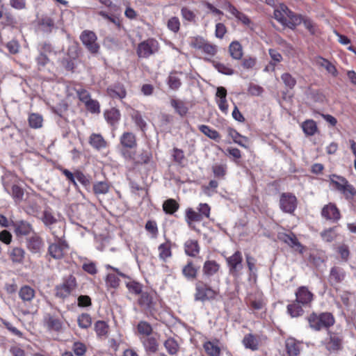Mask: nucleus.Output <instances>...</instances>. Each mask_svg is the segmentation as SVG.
I'll use <instances>...</instances> for the list:
<instances>
[{
	"mask_svg": "<svg viewBox=\"0 0 356 356\" xmlns=\"http://www.w3.org/2000/svg\"><path fill=\"white\" fill-rule=\"evenodd\" d=\"M195 47L202 49L204 54L211 57L213 56L217 52V47L216 45L205 42H198Z\"/></svg>",
	"mask_w": 356,
	"mask_h": 356,
	"instance_id": "nucleus-35",
	"label": "nucleus"
},
{
	"mask_svg": "<svg viewBox=\"0 0 356 356\" xmlns=\"http://www.w3.org/2000/svg\"><path fill=\"white\" fill-rule=\"evenodd\" d=\"M95 330L99 337L106 336L108 333V326L104 321H97L95 323Z\"/></svg>",
	"mask_w": 356,
	"mask_h": 356,
	"instance_id": "nucleus-51",
	"label": "nucleus"
},
{
	"mask_svg": "<svg viewBox=\"0 0 356 356\" xmlns=\"http://www.w3.org/2000/svg\"><path fill=\"white\" fill-rule=\"evenodd\" d=\"M145 229L152 235V238H155L157 237L159 230L157 224L155 221L148 220L145 224Z\"/></svg>",
	"mask_w": 356,
	"mask_h": 356,
	"instance_id": "nucleus-56",
	"label": "nucleus"
},
{
	"mask_svg": "<svg viewBox=\"0 0 356 356\" xmlns=\"http://www.w3.org/2000/svg\"><path fill=\"white\" fill-rule=\"evenodd\" d=\"M11 195L16 203L22 201L24 197V191L22 188L17 185L12 186Z\"/></svg>",
	"mask_w": 356,
	"mask_h": 356,
	"instance_id": "nucleus-55",
	"label": "nucleus"
},
{
	"mask_svg": "<svg viewBox=\"0 0 356 356\" xmlns=\"http://www.w3.org/2000/svg\"><path fill=\"white\" fill-rule=\"evenodd\" d=\"M44 324L49 330L59 332L62 329L63 323L58 318L50 314H47L44 317Z\"/></svg>",
	"mask_w": 356,
	"mask_h": 356,
	"instance_id": "nucleus-21",
	"label": "nucleus"
},
{
	"mask_svg": "<svg viewBox=\"0 0 356 356\" xmlns=\"http://www.w3.org/2000/svg\"><path fill=\"white\" fill-rule=\"evenodd\" d=\"M213 65L214 67L221 74L225 75H232L234 74V70L232 68L223 63L213 61Z\"/></svg>",
	"mask_w": 356,
	"mask_h": 356,
	"instance_id": "nucleus-54",
	"label": "nucleus"
},
{
	"mask_svg": "<svg viewBox=\"0 0 356 356\" xmlns=\"http://www.w3.org/2000/svg\"><path fill=\"white\" fill-rule=\"evenodd\" d=\"M69 250L66 240L54 241L49 244L48 254L54 259H63Z\"/></svg>",
	"mask_w": 356,
	"mask_h": 356,
	"instance_id": "nucleus-9",
	"label": "nucleus"
},
{
	"mask_svg": "<svg viewBox=\"0 0 356 356\" xmlns=\"http://www.w3.org/2000/svg\"><path fill=\"white\" fill-rule=\"evenodd\" d=\"M130 115L136 126L138 127L142 131H145L147 124L140 112L136 110H133Z\"/></svg>",
	"mask_w": 356,
	"mask_h": 356,
	"instance_id": "nucleus-37",
	"label": "nucleus"
},
{
	"mask_svg": "<svg viewBox=\"0 0 356 356\" xmlns=\"http://www.w3.org/2000/svg\"><path fill=\"white\" fill-rule=\"evenodd\" d=\"M18 295L23 303L27 305L31 304L35 298V291L32 287L24 285L20 288Z\"/></svg>",
	"mask_w": 356,
	"mask_h": 356,
	"instance_id": "nucleus-16",
	"label": "nucleus"
},
{
	"mask_svg": "<svg viewBox=\"0 0 356 356\" xmlns=\"http://www.w3.org/2000/svg\"><path fill=\"white\" fill-rule=\"evenodd\" d=\"M29 125L34 129L42 127V118L39 114L32 113L29 117Z\"/></svg>",
	"mask_w": 356,
	"mask_h": 356,
	"instance_id": "nucleus-53",
	"label": "nucleus"
},
{
	"mask_svg": "<svg viewBox=\"0 0 356 356\" xmlns=\"http://www.w3.org/2000/svg\"><path fill=\"white\" fill-rule=\"evenodd\" d=\"M77 323L79 327L88 329L92 325V318L90 314L83 313L78 316Z\"/></svg>",
	"mask_w": 356,
	"mask_h": 356,
	"instance_id": "nucleus-48",
	"label": "nucleus"
},
{
	"mask_svg": "<svg viewBox=\"0 0 356 356\" xmlns=\"http://www.w3.org/2000/svg\"><path fill=\"white\" fill-rule=\"evenodd\" d=\"M43 245L42 238L35 233L27 240V248L32 253H38Z\"/></svg>",
	"mask_w": 356,
	"mask_h": 356,
	"instance_id": "nucleus-20",
	"label": "nucleus"
},
{
	"mask_svg": "<svg viewBox=\"0 0 356 356\" xmlns=\"http://www.w3.org/2000/svg\"><path fill=\"white\" fill-rule=\"evenodd\" d=\"M120 143L122 147L135 149L137 147L136 137L132 132H124L120 137Z\"/></svg>",
	"mask_w": 356,
	"mask_h": 356,
	"instance_id": "nucleus-17",
	"label": "nucleus"
},
{
	"mask_svg": "<svg viewBox=\"0 0 356 356\" xmlns=\"http://www.w3.org/2000/svg\"><path fill=\"white\" fill-rule=\"evenodd\" d=\"M281 79L286 86L292 89L296 84V80L289 73H284Z\"/></svg>",
	"mask_w": 356,
	"mask_h": 356,
	"instance_id": "nucleus-58",
	"label": "nucleus"
},
{
	"mask_svg": "<svg viewBox=\"0 0 356 356\" xmlns=\"http://www.w3.org/2000/svg\"><path fill=\"white\" fill-rule=\"evenodd\" d=\"M321 216L326 220L333 222L338 221L341 218L339 210L336 205L332 203H329L323 207Z\"/></svg>",
	"mask_w": 356,
	"mask_h": 356,
	"instance_id": "nucleus-14",
	"label": "nucleus"
},
{
	"mask_svg": "<svg viewBox=\"0 0 356 356\" xmlns=\"http://www.w3.org/2000/svg\"><path fill=\"white\" fill-rule=\"evenodd\" d=\"M152 159V154L150 149H143L140 154L135 157V164H148Z\"/></svg>",
	"mask_w": 356,
	"mask_h": 356,
	"instance_id": "nucleus-31",
	"label": "nucleus"
},
{
	"mask_svg": "<svg viewBox=\"0 0 356 356\" xmlns=\"http://www.w3.org/2000/svg\"><path fill=\"white\" fill-rule=\"evenodd\" d=\"M346 277L344 270L339 266H334L330 269L328 276V281L331 285H336L341 283Z\"/></svg>",
	"mask_w": 356,
	"mask_h": 356,
	"instance_id": "nucleus-15",
	"label": "nucleus"
},
{
	"mask_svg": "<svg viewBox=\"0 0 356 356\" xmlns=\"http://www.w3.org/2000/svg\"><path fill=\"white\" fill-rule=\"evenodd\" d=\"M248 92L250 95L259 96L264 92V89L257 84L250 83L248 86Z\"/></svg>",
	"mask_w": 356,
	"mask_h": 356,
	"instance_id": "nucleus-63",
	"label": "nucleus"
},
{
	"mask_svg": "<svg viewBox=\"0 0 356 356\" xmlns=\"http://www.w3.org/2000/svg\"><path fill=\"white\" fill-rule=\"evenodd\" d=\"M138 303L145 310L150 312L153 308L152 298L148 293H142Z\"/></svg>",
	"mask_w": 356,
	"mask_h": 356,
	"instance_id": "nucleus-36",
	"label": "nucleus"
},
{
	"mask_svg": "<svg viewBox=\"0 0 356 356\" xmlns=\"http://www.w3.org/2000/svg\"><path fill=\"white\" fill-rule=\"evenodd\" d=\"M278 238L286 243L291 248L300 247L301 245L298 241L296 236L293 233L288 234L286 233H280L278 234Z\"/></svg>",
	"mask_w": 356,
	"mask_h": 356,
	"instance_id": "nucleus-28",
	"label": "nucleus"
},
{
	"mask_svg": "<svg viewBox=\"0 0 356 356\" xmlns=\"http://www.w3.org/2000/svg\"><path fill=\"white\" fill-rule=\"evenodd\" d=\"M97 35L91 31L85 30L81 35L80 40L87 49L92 54H96L99 49V45L97 42Z\"/></svg>",
	"mask_w": 356,
	"mask_h": 356,
	"instance_id": "nucleus-10",
	"label": "nucleus"
},
{
	"mask_svg": "<svg viewBox=\"0 0 356 356\" xmlns=\"http://www.w3.org/2000/svg\"><path fill=\"white\" fill-rule=\"evenodd\" d=\"M301 343L293 338L286 341V348L289 356H298L300 352Z\"/></svg>",
	"mask_w": 356,
	"mask_h": 356,
	"instance_id": "nucleus-22",
	"label": "nucleus"
},
{
	"mask_svg": "<svg viewBox=\"0 0 356 356\" xmlns=\"http://www.w3.org/2000/svg\"><path fill=\"white\" fill-rule=\"evenodd\" d=\"M159 44L154 38H149L138 44L136 48L137 56L140 58H148L159 51Z\"/></svg>",
	"mask_w": 356,
	"mask_h": 356,
	"instance_id": "nucleus-5",
	"label": "nucleus"
},
{
	"mask_svg": "<svg viewBox=\"0 0 356 356\" xmlns=\"http://www.w3.org/2000/svg\"><path fill=\"white\" fill-rule=\"evenodd\" d=\"M90 145L95 149L100 150L107 146L106 141L99 134H92L89 138Z\"/></svg>",
	"mask_w": 356,
	"mask_h": 356,
	"instance_id": "nucleus-23",
	"label": "nucleus"
},
{
	"mask_svg": "<svg viewBox=\"0 0 356 356\" xmlns=\"http://www.w3.org/2000/svg\"><path fill=\"white\" fill-rule=\"evenodd\" d=\"M185 218L188 225H190L192 222H200L203 220L200 213L194 211L191 208L186 209Z\"/></svg>",
	"mask_w": 356,
	"mask_h": 356,
	"instance_id": "nucleus-47",
	"label": "nucleus"
},
{
	"mask_svg": "<svg viewBox=\"0 0 356 356\" xmlns=\"http://www.w3.org/2000/svg\"><path fill=\"white\" fill-rule=\"evenodd\" d=\"M199 130L211 139L218 140L220 138L219 133L207 125L202 124L199 126Z\"/></svg>",
	"mask_w": 356,
	"mask_h": 356,
	"instance_id": "nucleus-45",
	"label": "nucleus"
},
{
	"mask_svg": "<svg viewBox=\"0 0 356 356\" xmlns=\"http://www.w3.org/2000/svg\"><path fill=\"white\" fill-rule=\"evenodd\" d=\"M298 200L291 193H282L280 197V208L286 213L292 214L296 209Z\"/></svg>",
	"mask_w": 356,
	"mask_h": 356,
	"instance_id": "nucleus-8",
	"label": "nucleus"
},
{
	"mask_svg": "<svg viewBox=\"0 0 356 356\" xmlns=\"http://www.w3.org/2000/svg\"><path fill=\"white\" fill-rule=\"evenodd\" d=\"M11 226L17 236H27L35 233L31 223L26 220H19L11 222Z\"/></svg>",
	"mask_w": 356,
	"mask_h": 356,
	"instance_id": "nucleus-12",
	"label": "nucleus"
},
{
	"mask_svg": "<svg viewBox=\"0 0 356 356\" xmlns=\"http://www.w3.org/2000/svg\"><path fill=\"white\" fill-rule=\"evenodd\" d=\"M274 18L282 25L287 26L291 29H294L302 22V16L295 14L284 3L280 4L275 9Z\"/></svg>",
	"mask_w": 356,
	"mask_h": 356,
	"instance_id": "nucleus-1",
	"label": "nucleus"
},
{
	"mask_svg": "<svg viewBox=\"0 0 356 356\" xmlns=\"http://www.w3.org/2000/svg\"><path fill=\"white\" fill-rule=\"evenodd\" d=\"M159 257L161 260L166 261V260L172 257L171 243L169 241L161 244L159 248Z\"/></svg>",
	"mask_w": 356,
	"mask_h": 356,
	"instance_id": "nucleus-27",
	"label": "nucleus"
},
{
	"mask_svg": "<svg viewBox=\"0 0 356 356\" xmlns=\"http://www.w3.org/2000/svg\"><path fill=\"white\" fill-rule=\"evenodd\" d=\"M76 279L73 276L67 277L60 285L56 288V296L60 298L68 297L76 288Z\"/></svg>",
	"mask_w": 356,
	"mask_h": 356,
	"instance_id": "nucleus-11",
	"label": "nucleus"
},
{
	"mask_svg": "<svg viewBox=\"0 0 356 356\" xmlns=\"http://www.w3.org/2000/svg\"><path fill=\"white\" fill-rule=\"evenodd\" d=\"M296 300L300 302L302 306H309L314 299V294L307 286H300L296 293Z\"/></svg>",
	"mask_w": 356,
	"mask_h": 356,
	"instance_id": "nucleus-13",
	"label": "nucleus"
},
{
	"mask_svg": "<svg viewBox=\"0 0 356 356\" xmlns=\"http://www.w3.org/2000/svg\"><path fill=\"white\" fill-rule=\"evenodd\" d=\"M179 207V204L173 199H168L163 204V209L168 214H173Z\"/></svg>",
	"mask_w": 356,
	"mask_h": 356,
	"instance_id": "nucleus-46",
	"label": "nucleus"
},
{
	"mask_svg": "<svg viewBox=\"0 0 356 356\" xmlns=\"http://www.w3.org/2000/svg\"><path fill=\"white\" fill-rule=\"evenodd\" d=\"M106 284L112 288H117L120 284V279L113 273H108L106 279Z\"/></svg>",
	"mask_w": 356,
	"mask_h": 356,
	"instance_id": "nucleus-60",
	"label": "nucleus"
},
{
	"mask_svg": "<svg viewBox=\"0 0 356 356\" xmlns=\"http://www.w3.org/2000/svg\"><path fill=\"white\" fill-rule=\"evenodd\" d=\"M137 330L139 334L143 337L150 336L153 331L152 325L145 321H141L138 323Z\"/></svg>",
	"mask_w": 356,
	"mask_h": 356,
	"instance_id": "nucleus-44",
	"label": "nucleus"
},
{
	"mask_svg": "<svg viewBox=\"0 0 356 356\" xmlns=\"http://www.w3.org/2000/svg\"><path fill=\"white\" fill-rule=\"evenodd\" d=\"M227 165L225 163L214 164L212 166V171L215 177L222 178L227 172Z\"/></svg>",
	"mask_w": 356,
	"mask_h": 356,
	"instance_id": "nucleus-52",
	"label": "nucleus"
},
{
	"mask_svg": "<svg viewBox=\"0 0 356 356\" xmlns=\"http://www.w3.org/2000/svg\"><path fill=\"white\" fill-rule=\"evenodd\" d=\"M302 128L307 136H313L317 131L316 124L313 120L305 121L302 124Z\"/></svg>",
	"mask_w": 356,
	"mask_h": 356,
	"instance_id": "nucleus-43",
	"label": "nucleus"
},
{
	"mask_svg": "<svg viewBox=\"0 0 356 356\" xmlns=\"http://www.w3.org/2000/svg\"><path fill=\"white\" fill-rule=\"evenodd\" d=\"M170 104L175 108L176 113L181 116H184L188 113L187 106L181 100L172 99Z\"/></svg>",
	"mask_w": 356,
	"mask_h": 356,
	"instance_id": "nucleus-38",
	"label": "nucleus"
},
{
	"mask_svg": "<svg viewBox=\"0 0 356 356\" xmlns=\"http://www.w3.org/2000/svg\"><path fill=\"white\" fill-rule=\"evenodd\" d=\"M107 94L112 98L122 99L126 97L127 92L122 85L118 84L107 89Z\"/></svg>",
	"mask_w": 356,
	"mask_h": 356,
	"instance_id": "nucleus-26",
	"label": "nucleus"
},
{
	"mask_svg": "<svg viewBox=\"0 0 356 356\" xmlns=\"http://www.w3.org/2000/svg\"><path fill=\"white\" fill-rule=\"evenodd\" d=\"M217 291L203 281H197L195 284V300L204 302L216 298Z\"/></svg>",
	"mask_w": 356,
	"mask_h": 356,
	"instance_id": "nucleus-6",
	"label": "nucleus"
},
{
	"mask_svg": "<svg viewBox=\"0 0 356 356\" xmlns=\"http://www.w3.org/2000/svg\"><path fill=\"white\" fill-rule=\"evenodd\" d=\"M321 237L326 242H331L336 238L334 228H330L321 233Z\"/></svg>",
	"mask_w": 356,
	"mask_h": 356,
	"instance_id": "nucleus-62",
	"label": "nucleus"
},
{
	"mask_svg": "<svg viewBox=\"0 0 356 356\" xmlns=\"http://www.w3.org/2000/svg\"><path fill=\"white\" fill-rule=\"evenodd\" d=\"M302 307L300 302L295 300L287 305V312L292 318L300 316L304 313Z\"/></svg>",
	"mask_w": 356,
	"mask_h": 356,
	"instance_id": "nucleus-29",
	"label": "nucleus"
},
{
	"mask_svg": "<svg viewBox=\"0 0 356 356\" xmlns=\"http://www.w3.org/2000/svg\"><path fill=\"white\" fill-rule=\"evenodd\" d=\"M204 348L210 356H220V348L216 342L207 341L204 344Z\"/></svg>",
	"mask_w": 356,
	"mask_h": 356,
	"instance_id": "nucleus-42",
	"label": "nucleus"
},
{
	"mask_svg": "<svg viewBox=\"0 0 356 356\" xmlns=\"http://www.w3.org/2000/svg\"><path fill=\"white\" fill-rule=\"evenodd\" d=\"M330 180L334 188L342 193L346 200H351L356 195V188L345 177L331 175Z\"/></svg>",
	"mask_w": 356,
	"mask_h": 356,
	"instance_id": "nucleus-3",
	"label": "nucleus"
},
{
	"mask_svg": "<svg viewBox=\"0 0 356 356\" xmlns=\"http://www.w3.org/2000/svg\"><path fill=\"white\" fill-rule=\"evenodd\" d=\"M220 266L214 260H207L202 267V273L205 277L209 278L219 271Z\"/></svg>",
	"mask_w": 356,
	"mask_h": 356,
	"instance_id": "nucleus-18",
	"label": "nucleus"
},
{
	"mask_svg": "<svg viewBox=\"0 0 356 356\" xmlns=\"http://www.w3.org/2000/svg\"><path fill=\"white\" fill-rule=\"evenodd\" d=\"M229 51L233 59L240 60L243 56L242 47L241 44L237 41L232 42L229 44Z\"/></svg>",
	"mask_w": 356,
	"mask_h": 356,
	"instance_id": "nucleus-32",
	"label": "nucleus"
},
{
	"mask_svg": "<svg viewBox=\"0 0 356 356\" xmlns=\"http://www.w3.org/2000/svg\"><path fill=\"white\" fill-rule=\"evenodd\" d=\"M164 347L167 352L171 355H177L179 350V345L177 341L173 338H169L164 342Z\"/></svg>",
	"mask_w": 356,
	"mask_h": 356,
	"instance_id": "nucleus-41",
	"label": "nucleus"
},
{
	"mask_svg": "<svg viewBox=\"0 0 356 356\" xmlns=\"http://www.w3.org/2000/svg\"><path fill=\"white\" fill-rule=\"evenodd\" d=\"M182 273L188 280H193L197 276V268H195L193 262L190 261L183 267Z\"/></svg>",
	"mask_w": 356,
	"mask_h": 356,
	"instance_id": "nucleus-39",
	"label": "nucleus"
},
{
	"mask_svg": "<svg viewBox=\"0 0 356 356\" xmlns=\"http://www.w3.org/2000/svg\"><path fill=\"white\" fill-rule=\"evenodd\" d=\"M309 327L314 331H320L324 328H329L334 324L333 315L329 312H323L319 314L313 312L307 317Z\"/></svg>",
	"mask_w": 356,
	"mask_h": 356,
	"instance_id": "nucleus-2",
	"label": "nucleus"
},
{
	"mask_svg": "<svg viewBox=\"0 0 356 356\" xmlns=\"http://www.w3.org/2000/svg\"><path fill=\"white\" fill-rule=\"evenodd\" d=\"M85 106L92 113H99L100 112V106L97 100L91 99L85 104Z\"/></svg>",
	"mask_w": 356,
	"mask_h": 356,
	"instance_id": "nucleus-57",
	"label": "nucleus"
},
{
	"mask_svg": "<svg viewBox=\"0 0 356 356\" xmlns=\"http://www.w3.org/2000/svg\"><path fill=\"white\" fill-rule=\"evenodd\" d=\"M226 261L231 275L238 277L243 268V256L240 251L235 252L232 256L226 258Z\"/></svg>",
	"mask_w": 356,
	"mask_h": 356,
	"instance_id": "nucleus-7",
	"label": "nucleus"
},
{
	"mask_svg": "<svg viewBox=\"0 0 356 356\" xmlns=\"http://www.w3.org/2000/svg\"><path fill=\"white\" fill-rule=\"evenodd\" d=\"M120 117V111L115 108H112L104 113V118L106 122L111 126L116 125L119 122Z\"/></svg>",
	"mask_w": 356,
	"mask_h": 356,
	"instance_id": "nucleus-25",
	"label": "nucleus"
},
{
	"mask_svg": "<svg viewBox=\"0 0 356 356\" xmlns=\"http://www.w3.org/2000/svg\"><path fill=\"white\" fill-rule=\"evenodd\" d=\"M142 342L146 352L154 353L158 350L159 343L154 337L149 336Z\"/></svg>",
	"mask_w": 356,
	"mask_h": 356,
	"instance_id": "nucleus-33",
	"label": "nucleus"
},
{
	"mask_svg": "<svg viewBox=\"0 0 356 356\" xmlns=\"http://www.w3.org/2000/svg\"><path fill=\"white\" fill-rule=\"evenodd\" d=\"M49 229H50L51 233L54 236V241L65 240L64 232L60 227H58V229H56L55 226H51L49 227Z\"/></svg>",
	"mask_w": 356,
	"mask_h": 356,
	"instance_id": "nucleus-59",
	"label": "nucleus"
},
{
	"mask_svg": "<svg viewBox=\"0 0 356 356\" xmlns=\"http://www.w3.org/2000/svg\"><path fill=\"white\" fill-rule=\"evenodd\" d=\"M229 135L236 143L243 147H246V145L243 143L244 141H246V138L245 137H243L236 131L233 129L229 131Z\"/></svg>",
	"mask_w": 356,
	"mask_h": 356,
	"instance_id": "nucleus-61",
	"label": "nucleus"
},
{
	"mask_svg": "<svg viewBox=\"0 0 356 356\" xmlns=\"http://www.w3.org/2000/svg\"><path fill=\"white\" fill-rule=\"evenodd\" d=\"M243 344L246 348L257 350L259 348V342L256 337L252 334H246L243 339Z\"/></svg>",
	"mask_w": 356,
	"mask_h": 356,
	"instance_id": "nucleus-34",
	"label": "nucleus"
},
{
	"mask_svg": "<svg viewBox=\"0 0 356 356\" xmlns=\"http://www.w3.org/2000/svg\"><path fill=\"white\" fill-rule=\"evenodd\" d=\"M316 63L324 67L327 72L336 76L337 75V70L336 67L327 59L322 57H318L316 58Z\"/></svg>",
	"mask_w": 356,
	"mask_h": 356,
	"instance_id": "nucleus-40",
	"label": "nucleus"
},
{
	"mask_svg": "<svg viewBox=\"0 0 356 356\" xmlns=\"http://www.w3.org/2000/svg\"><path fill=\"white\" fill-rule=\"evenodd\" d=\"M41 220L47 227L54 226L57 222L56 218L53 216L51 212L48 210L44 211Z\"/></svg>",
	"mask_w": 356,
	"mask_h": 356,
	"instance_id": "nucleus-50",
	"label": "nucleus"
},
{
	"mask_svg": "<svg viewBox=\"0 0 356 356\" xmlns=\"http://www.w3.org/2000/svg\"><path fill=\"white\" fill-rule=\"evenodd\" d=\"M185 252L190 257H195L200 252V247L197 241L188 240L184 243Z\"/></svg>",
	"mask_w": 356,
	"mask_h": 356,
	"instance_id": "nucleus-30",
	"label": "nucleus"
},
{
	"mask_svg": "<svg viewBox=\"0 0 356 356\" xmlns=\"http://www.w3.org/2000/svg\"><path fill=\"white\" fill-rule=\"evenodd\" d=\"M109 191V185L106 181H97L93 184V191L96 195H104Z\"/></svg>",
	"mask_w": 356,
	"mask_h": 356,
	"instance_id": "nucleus-49",
	"label": "nucleus"
},
{
	"mask_svg": "<svg viewBox=\"0 0 356 356\" xmlns=\"http://www.w3.org/2000/svg\"><path fill=\"white\" fill-rule=\"evenodd\" d=\"M225 8L234 16L238 20L241 21L245 25H249L250 20L248 17L244 13L240 12L232 3L227 2L225 4Z\"/></svg>",
	"mask_w": 356,
	"mask_h": 356,
	"instance_id": "nucleus-19",
	"label": "nucleus"
},
{
	"mask_svg": "<svg viewBox=\"0 0 356 356\" xmlns=\"http://www.w3.org/2000/svg\"><path fill=\"white\" fill-rule=\"evenodd\" d=\"M25 251L22 248H13L8 252L10 260L14 264H22L25 257Z\"/></svg>",
	"mask_w": 356,
	"mask_h": 356,
	"instance_id": "nucleus-24",
	"label": "nucleus"
},
{
	"mask_svg": "<svg viewBox=\"0 0 356 356\" xmlns=\"http://www.w3.org/2000/svg\"><path fill=\"white\" fill-rule=\"evenodd\" d=\"M344 336L341 330H328L327 337L324 341L326 350L330 353H336L343 348Z\"/></svg>",
	"mask_w": 356,
	"mask_h": 356,
	"instance_id": "nucleus-4",
	"label": "nucleus"
},
{
	"mask_svg": "<svg viewBox=\"0 0 356 356\" xmlns=\"http://www.w3.org/2000/svg\"><path fill=\"white\" fill-rule=\"evenodd\" d=\"M72 350L76 355L83 356L86 352V347L83 343L77 341L74 343Z\"/></svg>",
	"mask_w": 356,
	"mask_h": 356,
	"instance_id": "nucleus-64",
	"label": "nucleus"
}]
</instances>
